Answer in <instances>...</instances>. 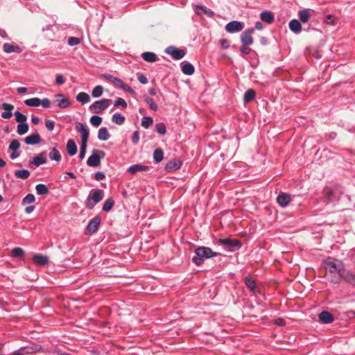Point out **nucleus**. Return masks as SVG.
<instances>
[{"label":"nucleus","instance_id":"nucleus-4","mask_svg":"<svg viewBox=\"0 0 355 355\" xmlns=\"http://www.w3.org/2000/svg\"><path fill=\"white\" fill-rule=\"evenodd\" d=\"M218 243L222 245L229 252L237 250L242 246L241 242L239 240L229 238L219 239Z\"/></svg>","mask_w":355,"mask_h":355},{"label":"nucleus","instance_id":"nucleus-43","mask_svg":"<svg viewBox=\"0 0 355 355\" xmlns=\"http://www.w3.org/2000/svg\"><path fill=\"white\" fill-rule=\"evenodd\" d=\"M15 116V120L19 123H26L27 121V117L25 114L19 112V111H16L14 113Z\"/></svg>","mask_w":355,"mask_h":355},{"label":"nucleus","instance_id":"nucleus-27","mask_svg":"<svg viewBox=\"0 0 355 355\" xmlns=\"http://www.w3.org/2000/svg\"><path fill=\"white\" fill-rule=\"evenodd\" d=\"M261 19L267 24H272L274 21V15L272 12L265 11L260 15Z\"/></svg>","mask_w":355,"mask_h":355},{"label":"nucleus","instance_id":"nucleus-45","mask_svg":"<svg viewBox=\"0 0 355 355\" xmlns=\"http://www.w3.org/2000/svg\"><path fill=\"white\" fill-rule=\"evenodd\" d=\"M90 123L95 127L99 126L102 123V118L98 115H94L90 118Z\"/></svg>","mask_w":355,"mask_h":355},{"label":"nucleus","instance_id":"nucleus-62","mask_svg":"<svg viewBox=\"0 0 355 355\" xmlns=\"http://www.w3.org/2000/svg\"><path fill=\"white\" fill-rule=\"evenodd\" d=\"M324 22L328 24H333L334 23V17L331 15L326 16Z\"/></svg>","mask_w":355,"mask_h":355},{"label":"nucleus","instance_id":"nucleus-26","mask_svg":"<svg viewBox=\"0 0 355 355\" xmlns=\"http://www.w3.org/2000/svg\"><path fill=\"white\" fill-rule=\"evenodd\" d=\"M148 168V167L147 166L138 164H135V165L130 166L128 168V171L132 174H135L137 172L145 171Z\"/></svg>","mask_w":355,"mask_h":355},{"label":"nucleus","instance_id":"nucleus-42","mask_svg":"<svg viewBox=\"0 0 355 355\" xmlns=\"http://www.w3.org/2000/svg\"><path fill=\"white\" fill-rule=\"evenodd\" d=\"M114 204V200L112 198L107 199L103 205V210L105 211H110L112 209Z\"/></svg>","mask_w":355,"mask_h":355},{"label":"nucleus","instance_id":"nucleus-38","mask_svg":"<svg viewBox=\"0 0 355 355\" xmlns=\"http://www.w3.org/2000/svg\"><path fill=\"white\" fill-rule=\"evenodd\" d=\"M125 120V117L119 113H115L112 116V122L117 125H122L124 123Z\"/></svg>","mask_w":355,"mask_h":355},{"label":"nucleus","instance_id":"nucleus-63","mask_svg":"<svg viewBox=\"0 0 355 355\" xmlns=\"http://www.w3.org/2000/svg\"><path fill=\"white\" fill-rule=\"evenodd\" d=\"M138 80L141 83V84H146L148 83V80H147V78L144 75V74H140L139 76H138Z\"/></svg>","mask_w":355,"mask_h":355},{"label":"nucleus","instance_id":"nucleus-7","mask_svg":"<svg viewBox=\"0 0 355 355\" xmlns=\"http://www.w3.org/2000/svg\"><path fill=\"white\" fill-rule=\"evenodd\" d=\"M54 103L61 109H65L70 106L71 101L69 98L63 94H57L54 96Z\"/></svg>","mask_w":355,"mask_h":355},{"label":"nucleus","instance_id":"nucleus-12","mask_svg":"<svg viewBox=\"0 0 355 355\" xmlns=\"http://www.w3.org/2000/svg\"><path fill=\"white\" fill-rule=\"evenodd\" d=\"M76 129L81 135V143H87L89 135L88 128L83 123H77Z\"/></svg>","mask_w":355,"mask_h":355},{"label":"nucleus","instance_id":"nucleus-58","mask_svg":"<svg viewBox=\"0 0 355 355\" xmlns=\"http://www.w3.org/2000/svg\"><path fill=\"white\" fill-rule=\"evenodd\" d=\"M40 105H42L45 108H48L51 106V101L49 98H45L42 100H40Z\"/></svg>","mask_w":355,"mask_h":355},{"label":"nucleus","instance_id":"nucleus-39","mask_svg":"<svg viewBox=\"0 0 355 355\" xmlns=\"http://www.w3.org/2000/svg\"><path fill=\"white\" fill-rule=\"evenodd\" d=\"M255 97V92L252 89H248L243 96V99L245 102L252 101Z\"/></svg>","mask_w":355,"mask_h":355},{"label":"nucleus","instance_id":"nucleus-48","mask_svg":"<svg viewBox=\"0 0 355 355\" xmlns=\"http://www.w3.org/2000/svg\"><path fill=\"white\" fill-rule=\"evenodd\" d=\"M145 101L149 105V107H150L151 110H153V111L157 110L158 107L156 105V103L154 102L153 98H151L150 97H146Z\"/></svg>","mask_w":355,"mask_h":355},{"label":"nucleus","instance_id":"nucleus-61","mask_svg":"<svg viewBox=\"0 0 355 355\" xmlns=\"http://www.w3.org/2000/svg\"><path fill=\"white\" fill-rule=\"evenodd\" d=\"M139 140V134L138 131H135L132 135V141L134 144H137Z\"/></svg>","mask_w":355,"mask_h":355},{"label":"nucleus","instance_id":"nucleus-30","mask_svg":"<svg viewBox=\"0 0 355 355\" xmlns=\"http://www.w3.org/2000/svg\"><path fill=\"white\" fill-rule=\"evenodd\" d=\"M141 57L148 62H154L157 60V55L153 52H144L141 54Z\"/></svg>","mask_w":355,"mask_h":355},{"label":"nucleus","instance_id":"nucleus-32","mask_svg":"<svg viewBox=\"0 0 355 355\" xmlns=\"http://www.w3.org/2000/svg\"><path fill=\"white\" fill-rule=\"evenodd\" d=\"M244 280L245 285L252 292L254 293L258 292V291H257V284L254 280L250 279L248 277H245Z\"/></svg>","mask_w":355,"mask_h":355},{"label":"nucleus","instance_id":"nucleus-16","mask_svg":"<svg viewBox=\"0 0 355 355\" xmlns=\"http://www.w3.org/2000/svg\"><path fill=\"white\" fill-rule=\"evenodd\" d=\"M33 261L36 265L44 266L48 264L49 257L46 255L35 254L33 257Z\"/></svg>","mask_w":355,"mask_h":355},{"label":"nucleus","instance_id":"nucleus-9","mask_svg":"<svg viewBox=\"0 0 355 355\" xmlns=\"http://www.w3.org/2000/svg\"><path fill=\"white\" fill-rule=\"evenodd\" d=\"M165 53L171 55L175 60H180L185 55V51L183 49H178L174 46H169L165 49Z\"/></svg>","mask_w":355,"mask_h":355},{"label":"nucleus","instance_id":"nucleus-50","mask_svg":"<svg viewBox=\"0 0 355 355\" xmlns=\"http://www.w3.org/2000/svg\"><path fill=\"white\" fill-rule=\"evenodd\" d=\"M156 131L160 135L166 134V126L163 123H157L155 125Z\"/></svg>","mask_w":355,"mask_h":355},{"label":"nucleus","instance_id":"nucleus-21","mask_svg":"<svg viewBox=\"0 0 355 355\" xmlns=\"http://www.w3.org/2000/svg\"><path fill=\"white\" fill-rule=\"evenodd\" d=\"M298 17L301 23H308L311 19V15L308 9L300 10L298 12Z\"/></svg>","mask_w":355,"mask_h":355},{"label":"nucleus","instance_id":"nucleus-55","mask_svg":"<svg viewBox=\"0 0 355 355\" xmlns=\"http://www.w3.org/2000/svg\"><path fill=\"white\" fill-rule=\"evenodd\" d=\"M45 126L49 131H52L54 129L55 123L51 120H46Z\"/></svg>","mask_w":355,"mask_h":355},{"label":"nucleus","instance_id":"nucleus-20","mask_svg":"<svg viewBox=\"0 0 355 355\" xmlns=\"http://www.w3.org/2000/svg\"><path fill=\"white\" fill-rule=\"evenodd\" d=\"M288 26L290 30L294 33L298 34L302 31V27L301 22L295 19L291 20Z\"/></svg>","mask_w":355,"mask_h":355},{"label":"nucleus","instance_id":"nucleus-6","mask_svg":"<svg viewBox=\"0 0 355 355\" xmlns=\"http://www.w3.org/2000/svg\"><path fill=\"white\" fill-rule=\"evenodd\" d=\"M110 99L103 98L100 101H95L89 106V110L96 114L101 113L105 110L111 103Z\"/></svg>","mask_w":355,"mask_h":355},{"label":"nucleus","instance_id":"nucleus-14","mask_svg":"<svg viewBox=\"0 0 355 355\" xmlns=\"http://www.w3.org/2000/svg\"><path fill=\"white\" fill-rule=\"evenodd\" d=\"M4 112L1 113V117L4 119H9L12 116V111L15 108L14 105L8 103H3L1 105Z\"/></svg>","mask_w":355,"mask_h":355},{"label":"nucleus","instance_id":"nucleus-18","mask_svg":"<svg viewBox=\"0 0 355 355\" xmlns=\"http://www.w3.org/2000/svg\"><path fill=\"white\" fill-rule=\"evenodd\" d=\"M318 318H319V320L324 324H329L334 321L333 315L328 311H324L321 312L319 314Z\"/></svg>","mask_w":355,"mask_h":355},{"label":"nucleus","instance_id":"nucleus-60","mask_svg":"<svg viewBox=\"0 0 355 355\" xmlns=\"http://www.w3.org/2000/svg\"><path fill=\"white\" fill-rule=\"evenodd\" d=\"M105 178V175L103 173L98 171L95 173V179L97 181L103 180Z\"/></svg>","mask_w":355,"mask_h":355},{"label":"nucleus","instance_id":"nucleus-23","mask_svg":"<svg viewBox=\"0 0 355 355\" xmlns=\"http://www.w3.org/2000/svg\"><path fill=\"white\" fill-rule=\"evenodd\" d=\"M3 51L6 53L12 52L20 53L21 52V48L17 45H13L9 43H5L3 46Z\"/></svg>","mask_w":355,"mask_h":355},{"label":"nucleus","instance_id":"nucleus-19","mask_svg":"<svg viewBox=\"0 0 355 355\" xmlns=\"http://www.w3.org/2000/svg\"><path fill=\"white\" fill-rule=\"evenodd\" d=\"M24 141L28 145H35L41 141V137L37 132H36L26 137Z\"/></svg>","mask_w":355,"mask_h":355},{"label":"nucleus","instance_id":"nucleus-22","mask_svg":"<svg viewBox=\"0 0 355 355\" xmlns=\"http://www.w3.org/2000/svg\"><path fill=\"white\" fill-rule=\"evenodd\" d=\"M181 70L184 74L188 76L193 74L195 71V69L193 64L185 61L181 64Z\"/></svg>","mask_w":355,"mask_h":355},{"label":"nucleus","instance_id":"nucleus-31","mask_svg":"<svg viewBox=\"0 0 355 355\" xmlns=\"http://www.w3.org/2000/svg\"><path fill=\"white\" fill-rule=\"evenodd\" d=\"M50 153H49V158L51 159V160H53V161H55V162H60L61 160V155L60 153V152L58 151V150L55 148V147H53L52 148L50 149Z\"/></svg>","mask_w":355,"mask_h":355},{"label":"nucleus","instance_id":"nucleus-17","mask_svg":"<svg viewBox=\"0 0 355 355\" xmlns=\"http://www.w3.org/2000/svg\"><path fill=\"white\" fill-rule=\"evenodd\" d=\"M46 151L40 153L37 156L33 158V159L31 161V163L35 166H39L42 164L46 163L47 160L46 158Z\"/></svg>","mask_w":355,"mask_h":355},{"label":"nucleus","instance_id":"nucleus-34","mask_svg":"<svg viewBox=\"0 0 355 355\" xmlns=\"http://www.w3.org/2000/svg\"><path fill=\"white\" fill-rule=\"evenodd\" d=\"M35 189L38 195H46L49 192V188L46 184H37Z\"/></svg>","mask_w":355,"mask_h":355},{"label":"nucleus","instance_id":"nucleus-35","mask_svg":"<svg viewBox=\"0 0 355 355\" xmlns=\"http://www.w3.org/2000/svg\"><path fill=\"white\" fill-rule=\"evenodd\" d=\"M164 152L161 148H157L153 153V159L155 162L159 163L163 160Z\"/></svg>","mask_w":355,"mask_h":355},{"label":"nucleus","instance_id":"nucleus-15","mask_svg":"<svg viewBox=\"0 0 355 355\" xmlns=\"http://www.w3.org/2000/svg\"><path fill=\"white\" fill-rule=\"evenodd\" d=\"M277 201L281 207H285L291 201V196L286 193H281L278 195Z\"/></svg>","mask_w":355,"mask_h":355},{"label":"nucleus","instance_id":"nucleus-2","mask_svg":"<svg viewBox=\"0 0 355 355\" xmlns=\"http://www.w3.org/2000/svg\"><path fill=\"white\" fill-rule=\"evenodd\" d=\"M217 253L212 251L208 247H198L195 250V256L192 258V261L197 266L203 263L204 260L217 256Z\"/></svg>","mask_w":355,"mask_h":355},{"label":"nucleus","instance_id":"nucleus-64","mask_svg":"<svg viewBox=\"0 0 355 355\" xmlns=\"http://www.w3.org/2000/svg\"><path fill=\"white\" fill-rule=\"evenodd\" d=\"M121 89H124L125 91L133 94H135V91L128 85L123 83V87Z\"/></svg>","mask_w":355,"mask_h":355},{"label":"nucleus","instance_id":"nucleus-25","mask_svg":"<svg viewBox=\"0 0 355 355\" xmlns=\"http://www.w3.org/2000/svg\"><path fill=\"white\" fill-rule=\"evenodd\" d=\"M181 166V162L175 159L170 160L165 166L166 171H172L178 170Z\"/></svg>","mask_w":355,"mask_h":355},{"label":"nucleus","instance_id":"nucleus-57","mask_svg":"<svg viewBox=\"0 0 355 355\" xmlns=\"http://www.w3.org/2000/svg\"><path fill=\"white\" fill-rule=\"evenodd\" d=\"M252 51V49L247 46H243L240 49V52L243 56L248 55Z\"/></svg>","mask_w":355,"mask_h":355},{"label":"nucleus","instance_id":"nucleus-5","mask_svg":"<svg viewBox=\"0 0 355 355\" xmlns=\"http://www.w3.org/2000/svg\"><path fill=\"white\" fill-rule=\"evenodd\" d=\"M105 156V153L103 150L94 149L87 160V164L92 167L98 166L100 165L101 159H103Z\"/></svg>","mask_w":355,"mask_h":355},{"label":"nucleus","instance_id":"nucleus-10","mask_svg":"<svg viewBox=\"0 0 355 355\" xmlns=\"http://www.w3.org/2000/svg\"><path fill=\"white\" fill-rule=\"evenodd\" d=\"M42 349V347L37 344H31L26 347H21L18 352L21 355L33 354L40 352Z\"/></svg>","mask_w":355,"mask_h":355},{"label":"nucleus","instance_id":"nucleus-24","mask_svg":"<svg viewBox=\"0 0 355 355\" xmlns=\"http://www.w3.org/2000/svg\"><path fill=\"white\" fill-rule=\"evenodd\" d=\"M195 11L196 13L198 15H201L202 13H204L205 15H207L209 17H213L214 15V12L211 10L203 6H196Z\"/></svg>","mask_w":355,"mask_h":355},{"label":"nucleus","instance_id":"nucleus-44","mask_svg":"<svg viewBox=\"0 0 355 355\" xmlns=\"http://www.w3.org/2000/svg\"><path fill=\"white\" fill-rule=\"evenodd\" d=\"M103 87L101 85H97L93 89L92 95L94 98H98L103 94Z\"/></svg>","mask_w":355,"mask_h":355},{"label":"nucleus","instance_id":"nucleus-11","mask_svg":"<svg viewBox=\"0 0 355 355\" xmlns=\"http://www.w3.org/2000/svg\"><path fill=\"white\" fill-rule=\"evenodd\" d=\"M254 29L251 28L246 31H244L241 35V41L245 46L251 45L253 43V37L252 36Z\"/></svg>","mask_w":355,"mask_h":355},{"label":"nucleus","instance_id":"nucleus-53","mask_svg":"<svg viewBox=\"0 0 355 355\" xmlns=\"http://www.w3.org/2000/svg\"><path fill=\"white\" fill-rule=\"evenodd\" d=\"M80 43V40L79 38L76 37H70L68 39V44L69 46H73L79 44Z\"/></svg>","mask_w":355,"mask_h":355},{"label":"nucleus","instance_id":"nucleus-13","mask_svg":"<svg viewBox=\"0 0 355 355\" xmlns=\"http://www.w3.org/2000/svg\"><path fill=\"white\" fill-rule=\"evenodd\" d=\"M243 25L241 22L238 21H232L227 23L225 26V30L228 33H235L242 31Z\"/></svg>","mask_w":355,"mask_h":355},{"label":"nucleus","instance_id":"nucleus-40","mask_svg":"<svg viewBox=\"0 0 355 355\" xmlns=\"http://www.w3.org/2000/svg\"><path fill=\"white\" fill-rule=\"evenodd\" d=\"M342 279H344L346 282H349V284H355V274L352 272H345V271Z\"/></svg>","mask_w":355,"mask_h":355},{"label":"nucleus","instance_id":"nucleus-54","mask_svg":"<svg viewBox=\"0 0 355 355\" xmlns=\"http://www.w3.org/2000/svg\"><path fill=\"white\" fill-rule=\"evenodd\" d=\"M87 143H81L79 157L80 159H83L85 157L87 149Z\"/></svg>","mask_w":355,"mask_h":355},{"label":"nucleus","instance_id":"nucleus-29","mask_svg":"<svg viewBox=\"0 0 355 355\" xmlns=\"http://www.w3.org/2000/svg\"><path fill=\"white\" fill-rule=\"evenodd\" d=\"M110 135L105 127H101L98 131V139L101 141H107Z\"/></svg>","mask_w":355,"mask_h":355},{"label":"nucleus","instance_id":"nucleus-1","mask_svg":"<svg viewBox=\"0 0 355 355\" xmlns=\"http://www.w3.org/2000/svg\"><path fill=\"white\" fill-rule=\"evenodd\" d=\"M324 278L331 283L337 284L341 280L345 268L343 263L335 258L328 257L323 262Z\"/></svg>","mask_w":355,"mask_h":355},{"label":"nucleus","instance_id":"nucleus-56","mask_svg":"<svg viewBox=\"0 0 355 355\" xmlns=\"http://www.w3.org/2000/svg\"><path fill=\"white\" fill-rule=\"evenodd\" d=\"M65 82L64 77L61 74H57L55 77V83L58 85H63Z\"/></svg>","mask_w":355,"mask_h":355},{"label":"nucleus","instance_id":"nucleus-49","mask_svg":"<svg viewBox=\"0 0 355 355\" xmlns=\"http://www.w3.org/2000/svg\"><path fill=\"white\" fill-rule=\"evenodd\" d=\"M35 200V198L33 194L28 193L22 200L23 205L33 203Z\"/></svg>","mask_w":355,"mask_h":355},{"label":"nucleus","instance_id":"nucleus-47","mask_svg":"<svg viewBox=\"0 0 355 355\" xmlns=\"http://www.w3.org/2000/svg\"><path fill=\"white\" fill-rule=\"evenodd\" d=\"M153 122V118L151 116H144L141 121V125L148 128Z\"/></svg>","mask_w":355,"mask_h":355},{"label":"nucleus","instance_id":"nucleus-46","mask_svg":"<svg viewBox=\"0 0 355 355\" xmlns=\"http://www.w3.org/2000/svg\"><path fill=\"white\" fill-rule=\"evenodd\" d=\"M24 254V250L21 248H15L12 250V257H21Z\"/></svg>","mask_w":355,"mask_h":355},{"label":"nucleus","instance_id":"nucleus-8","mask_svg":"<svg viewBox=\"0 0 355 355\" xmlns=\"http://www.w3.org/2000/svg\"><path fill=\"white\" fill-rule=\"evenodd\" d=\"M100 223L101 218L99 216L93 218L87 225L85 234L86 235H92L95 233L98 229Z\"/></svg>","mask_w":355,"mask_h":355},{"label":"nucleus","instance_id":"nucleus-3","mask_svg":"<svg viewBox=\"0 0 355 355\" xmlns=\"http://www.w3.org/2000/svg\"><path fill=\"white\" fill-rule=\"evenodd\" d=\"M104 191L101 189H92L88 196L85 204L88 209H93L94 205L102 200Z\"/></svg>","mask_w":355,"mask_h":355},{"label":"nucleus","instance_id":"nucleus-33","mask_svg":"<svg viewBox=\"0 0 355 355\" xmlns=\"http://www.w3.org/2000/svg\"><path fill=\"white\" fill-rule=\"evenodd\" d=\"M15 175L17 178H20L22 180H26L30 176V172H29V171H28L26 169L17 170V171H15Z\"/></svg>","mask_w":355,"mask_h":355},{"label":"nucleus","instance_id":"nucleus-59","mask_svg":"<svg viewBox=\"0 0 355 355\" xmlns=\"http://www.w3.org/2000/svg\"><path fill=\"white\" fill-rule=\"evenodd\" d=\"M123 83H123L121 79H119V78H116V79H114V82H113V83H112V84H113L115 87H118V88H121V87H123Z\"/></svg>","mask_w":355,"mask_h":355},{"label":"nucleus","instance_id":"nucleus-28","mask_svg":"<svg viewBox=\"0 0 355 355\" xmlns=\"http://www.w3.org/2000/svg\"><path fill=\"white\" fill-rule=\"evenodd\" d=\"M67 150L70 156H73L77 153V146L75 141L72 139H69L67 144Z\"/></svg>","mask_w":355,"mask_h":355},{"label":"nucleus","instance_id":"nucleus-37","mask_svg":"<svg viewBox=\"0 0 355 355\" xmlns=\"http://www.w3.org/2000/svg\"><path fill=\"white\" fill-rule=\"evenodd\" d=\"M24 103L27 106L30 107H37L40 105V99L35 97L24 101Z\"/></svg>","mask_w":355,"mask_h":355},{"label":"nucleus","instance_id":"nucleus-51","mask_svg":"<svg viewBox=\"0 0 355 355\" xmlns=\"http://www.w3.org/2000/svg\"><path fill=\"white\" fill-rule=\"evenodd\" d=\"M114 105L115 107L121 106L123 108H126L128 106L126 101L123 98H119L117 100H116L114 103Z\"/></svg>","mask_w":355,"mask_h":355},{"label":"nucleus","instance_id":"nucleus-36","mask_svg":"<svg viewBox=\"0 0 355 355\" xmlns=\"http://www.w3.org/2000/svg\"><path fill=\"white\" fill-rule=\"evenodd\" d=\"M76 100L81 103H87L90 101V97L88 94L85 92H80L76 96Z\"/></svg>","mask_w":355,"mask_h":355},{"label":"nucleus","instance_id":"nucleus-41","mask_svg":"<svg viewBox=\"0 0 355 355\" xmlns=\"http://www.w3.org/2000/svg\"><path fill=\"white\" fill-rule=\"evenodd\" d=\"M17 133L24 135L28 131V125L26 123H19L17 127Z\"/></svg>","mask_w":355,"mask_h":355},{"label":"nucleus","instance_id":"nucleus-52","mask_svg":"<svg viewBox=\"0 0 355 355\" xmlns=\"http://www.w3.org/2000/svg\"><path fill=\"white\" fill-rule=\"evenodd\" d=\"M20 147V143L17 139H13L9 146V148L13 151H16Z\"/></svg>","mask_w":355,"mask_h":355}]
</instances>
